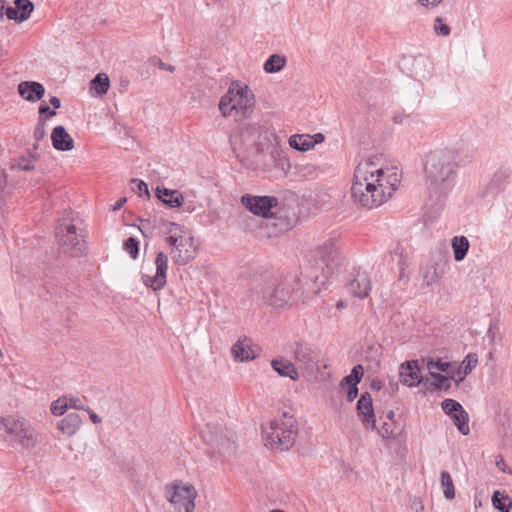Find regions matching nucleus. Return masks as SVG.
Instances as JSON below:
<instances>
[{"instance_id": "nucleus-41", "label": "nucleus", "mask_w": 512, "mask_h": 512, "mask_svg": "<svg viewBox=\"0 0 512 512\" xmlns=\"http://www.w3.org/2000/svg\"><path fill=\"white\" fill-rule=\"evenodd\" d=\"M432 378L434 379L433 385L436 390H448L451 387L448 374H440Z\"/></svg>"}, {"instance_id": "nucleus-22", "label": "nucleus", "mask_w": 512, "mask_h": 512, "mask_svg": "<svg viewBox=\"0 0 512 512\" xmlns=\"http://www.w3.org/2000/svg\"><path fill=\"white\" fill-rule=\"evenodd\" d=\"M53 147L59 151H70L74 147L72 137L66 132L63 126H56L51 133Z\"/></svg>"}, {"instance_id": "nucleus-54", "label": "nucleus", "mask_w": 512, "mask_h": 512, "mask_svg": "<svg viewBox=\"0 0 512 512\" xmlns=\"http://www.w3.org/2000/svg\"><path fill=\"white\" fill-rule=\"evenodd\" d=\"M126 198H120L112 207L114 211L119 210L123 207V205L126 203Z\"/></svg>"}, {"instance_id": "nucleus-7", "label": "nucleus", "mask_w": 512, "mask_h": 512, "mask_svg": "<svg viewBox=\"0 0 512 512\" xmlns=\"http://www.w3.org/2000/svg\"><path fill=\"white\" fill-rule=\"evenodd\" d=\"M167 243L173 261L179 265L187 264L196 255L194 238L176 223L169 224Z\"/></svg>"}, {"instance_id": "nucleus-18", "label": "nucleus", "mask_w": 512, "mask_h": 512, "mask_svg": "<svg viewBox=\"0 0 512 512\" xmlns=\"http://www.w3.org/2000/svg\"><path fill=\"white\" fill-rule=\"evenodd\" d=\"M394 417L395 413L392 410L380 416L381 424L379 426L376 425L374 430H377L382 439H394L399 434L398 425Z\"/></svg>"}, {"instance_id": "nucleus-37", "label": "nucleus", "mask_w": 512, "mask_h": 512, "mask_svg": "<svg viewBox=\"0 0 512 512\" xmlns=\"http://www.w3.org/2000/svg\"><path fill=\"white\" fill-rule=\"evenodd\" d=\"M423 282L426 286L435 284L440 279V274L437 268L433 265L426 267L423 270Z\"/></svg>"}, {"instance_id": "nucleus-38", "label": "nucleus", "mask_w": 512, "mask_h": 512, "mask_svg": "<svg viewBox=\"0 0 512 512\" xmlns=\"http://www.w3.org/2000/svg\"><path fill=\"white\" fill-rule=\"evenodd\" d=\"M363 376V368L361 365H356L353 367L351 373L346 376L343 381L346 382L347 385H357Z\"/></svg>"}, {"instance_id": "nucleus-8", "label": "nucleus", "mask_w": 512, "mask_h": 512, "mask_svg": "<svg viewBox=\"0 0 512 512\" xmlns=\"http://www.w3.org/2000/svg\"><path fill=\"white\" fill-rule=\"evenodd\" d=\"M197 497L196 488L192 484L180 480L166 485L164 489V498L173 512H194Z\"/></svg>"}, {"instance_id": "nucleus-43", "label": "nucleus", "mask_w": 512, "mask_h": 512, "mask_svg": "<svg viewBox=\"0 0 512 512\" xmlns=\"http://www.w3.org/2000/svg\"><path fill=\"white\" fill-rule=\"evenodd\" d=\"M433 28L437 35L448 36L450 34V27L439 17L435 19Z\"/></svg>"}, {"instance_id": "nucleus-14", "label": "nucleus", "mask_w": 512, "mask_h": 512, "mask_svg": "<svg viewBox=\"0 0 512 512\" xmlns=\"http://www.w3.org/2000/svg\"><path fill=\"white\" fill-rule=\"evenodd\" d=\"M156 273L154 276L143 275L142 280L145 286L154 291L162 289L166 284V273L168 268V257L163 252H158L155 259Z\"/></svg>"}, {"instance_id": "nucleus-17", "label": "nucleus", "mask_w": 512, "mask_h": 512, "mask_svg": "<svg viewBox=\"0 0 512 512\" xmlns=\"http://www.w3.org/2000/svg\"><path fill=\"white\" fill-rule=\"evenodd\" d=\"M400 381L408 387H416L422 381L421 370L418 366V361L411 360L401 364Z\"/></svg>"}, {"instance_id": "nucleus-16", "label": "nucleus", "mask_w": 512, "mask_h": 512, "mask_svg": "<svg viewBox=\"0 0 512 512\" xmlns=\"http://www.w3.org/2000/svg\"><path fill=\"white\" fill-rule=\"evenodd\" d=\"M14 5L15 7H6L5 16L18 23L28 20L34 11V4L30 0H15Z\"/></svg>"}, {"instance_id": "nucleus-11", "label": "nucleus", "mask_w": 512, "mask_h": 512, "mask_svg": "<svg viewBox=\"0 0 512 512\" xmlns=\"http://www.w3.org/2000/svg\"><path fill=\"white\" fill-rule=\"evenodd\" d=\"M296 365L307 376H313L319 370V354L309 345L295 342L291 347Z\"/></svg>"}, {"instance_id": "nucleus-5", "label": "nucleus", "mask_w": 512, "mask_h": 512, "mask_svg": "<svg viewBox=\"0 0 512 512\" xmlns=\"http://www.w3.org/2000/svg\"><path fill=\"white\" fill-rule=\"evenodd\" d=\"M297 432V421L287 412L262 426L265 445L271 449L288 450L294 444Z\"/></svg>"}, {"instance_id": "nucleus-9", "label": "nucleus", "mask_w": 512, "mask_h": 512, "mask_svg": "<svg viewBox=\"0 0 512 512\" xmlns=\"http://www.w3.org/2000/svg\"><path fill=\"white\" fill-rule=\"evenodd\" d=\"M316 253L317 262L313 271L306 272L305 277L313 283L314 286L321 288L332 274L331 263L335 261L338 252L336 242L333 239H329L320 246Z\"/></svg>"}, {"instance_id": "nucleus-4", "label": "nucleus", "mask_w": 512, "mask_h": 512, "mask_svg": "<svg viewBox=\"0 0 512 512\" xmlns=\"http://www.w3.org/2000/svg\"><path fill=\"white\" fill-rule=\"evenodd\" d=\"M459 153L453 148H438L425 158V178L430 189L442 192L453 178L458 166Z\"/></svg>"}, {"instance_id": "nucleus-15", "label": "nucleus", "mask_w": 512, "mask_h": 512, "mask_svg": "<svg viewBox=\"0 0 512 512\" xmlns=\"http://www.w3.org/2000/svg\"><path fill=\"white\" fill-rule=\"evenodd\" d=\"M357 413L365 429L376 428V417L373 410L371 395L363 393L357 402Z\"/></svg>"}, {"instance_id": "nucleus-39", "label": "nucleus", "mask_w": 512, "mask_h": 512, "mask_svg": "<svg viewBox=\"0 0 512 512\" xmlns=\"http://www.w3.org/2000/svg\"><path fill=\"white\" fill-rule=\"evenodd\" d=\"M68 409L67 401L65 397H61L51 404V413L55 416L63 415Z\"/></svg>"}, {"instance_id": "nucleus-56", "label": "nucleus", "mask_w": 512, "mask_h": 512, "mask_svg": "<svg viewBox=\"0 0 512 512\" xmlns=\"http://www.w3.org/2000/svg\"><path fill=\"white\" fill-rule=\"evenodd\" d=\"M311 137H312L311 141H315V145L317 143H322L324 141V136L321 133H316L314 135H311Z\"/></svg>"}, {"instance_id": "nucleus-3", "label": "nucleus", "mask_w": 512, "mask_h": 512, "mask_svg": "<svg viewBox=\"0 0 512 512\" xmlns=\"http://www.w3.org/2000/svg\"><path fill=\"white\" fill-rule=\"evenodd\" d=\"M273 141L277 136L259 124H246L230 137L233 152L241 162H257Z\"/></svg>"}, {"instance_id": "nucleus-12", "label": "nucleus", "mask_w": 512, "mask_h": 512, "mask_svg": "<svg viewBox=\"0 0 512 512\" xmlns=\"http://www.w3.org/2000/svg\"><path fill=\"white\" fill-rule=\"evenodd\" d=\"M241 203L253 214L269 218L273 215L271 209L276 207L278 200L273 196H253L246 194L242 196Z\"/></svg>"}, {"instance_id": "nucleus-29", "label": "nucleus", "mask_w": 512, "mask_h": 512, "mask_svg": "<svg viewBox=\"0 0 512 512\" xmlns=\"http://www.w3.org/2000/svg\"><path fill=\"white\" fill-rule=\"evenodd\" d=\"M451 247L453 250L454 259L456 261H462L467 255L470 243L468 238L465 236H455L451 240Z\"/></svg>"}, {"instance_id": "nucleus-28", "label": "nucleus", "mask_w": 512, "mask_h": 512, "mask_svg": "<svg viewBox=\"0 0 512 512\" xmlns=\"http://www.w3.org/2000/svg\"><path fill=\"white\" fill-rule=\"evenodd\" d=\"M426 364V369L431 377H436L442 373L447 374L450 370L452 363L443 361L440 358L426 357L422 359Z\"/></svg>"}, {"instance_id": "nucleus-19", "label": "nucleus", "mask_w": 512, "mask_h": 512, "mask_svg": "<svg viewBox=\"0 0 512 512\" xmlns=\"http://www.w3.org/2000/svg\"><path fill=\"white\" fill-rule=\"evenodd\" d=\"M18 93L29 102L40 100L44 94V86L35 81H23L18 85Z\"/></svg>"}, {"instance_id": "nucleus-13", "label": "nucleus", "mask_w": 512, "mask_h": 512, "mask_svg": "<svg viewBox=\"0 0 512 512\" xmlns=\"http://www.w3.org/2000/svg\"><path fill=\"white\" fill-rule=\"evenodd\" d=\"M441 407L442 410L451 418L458 431L462 435H468L470 432L469 416L462 405L453 399H445L442 402Z\"/></svg>"}, {"instance_id": "nucleus-52", "label": "nucleus", "mask_w": 512, "mask_h": 512, "mask_svg": "<svg viewBox=\"0 0 512 512\" xmlns=\"http://www.w3.org/2000/svg\"><path fill=\"white\" fill-rule=\"evenodd\" d=\"M85 411H87L89 413V418L92 421V423H94V424L101 423V421H102L101 417L99 415H97L96 413H94L93 411H91L89 407H86Z\"/></svg>"}, {"instance_id": "nucleus-23", "label": "nucleus", "mask_w": 512, "mask_h": 512, "mask_svg": "<svg viewBox=\"0 0 512 512\" xmlns=\"http://www.w3.org/2000/svg\"><path fill=\"white\" fill-rule=\"evenodd\" d=\"M273 369L282 377H288L293 381L299 379V373L295 365L284 358H276L271 361Z\"/></svg>"}, {"instance_id": "nucleus-42", "label": "nucleus", "mask_w": 512, "mask_h": 512, "mask_svg": "<svg viewBox=\"0 0 512 512\" xmlns=\"http://www.w3.org/2000/svg\"><path fill=\"white\" fill-rule=\"evenodd\" d=\"M124 250L133 258L136 259L138 256L139 248L138 241L130 237L124 243Z\"/></svg>"}, {"instance_id": "nucleus-21", "label": "nucleus", "mask_w": 512, "mask_h": 512, "mask_svg": "<svg viewBox=\"0 0 512 512\" xmlns=\"http://www.w3.org/2000/svg\"><path fill=\"white\" fill-rule=\"evenodd\" d=\"M258 351L255 350L251 344V341L247 338L238 340L232 346V355L237 361H250L256 358Z\"/></svg>"}, {"instance_id": "nucleus-25", "label": "nucleus", "mask_w": 512, "mask_h": 512, "mask_svg": "<svg viewBox=\"0 0 512 512\" xmlns=\"http://www.w3.org/2000/svg\"><path fill=\"white\" fill-rule=\"evenodd\" d=\"M29 425L30 424L24 419L0 417V426L4 427L8 434L16 437L17 439L23 434Z\"/></svg>"}, {"instance_id": "nucleus-45", "label": "nucleus", "mask_w": 512, "mask_h": 512, "mask_svg": "<svg viewBox=\"0 0 512 512\" xmlns=\"http://www.w3.org/2000/svg\"><path fill=\"white\" fill-rule=\"evenodd\" d=\"M16 166L23 171H31L35 168L33 160L24 157L17 160Z\"/></svg>"}, {"instance_id": "nucleus-50", "label": "nucleus", "mask_w": 512, "mask_h": 512, "mask_svg": "<svg viewBox=\"0 0 512 512\" xmlns=\"http://www.w3.org/2000/svg\"><path fill=\"white\" fill-rule=\"evenodd\" d=\"M496 466L502 472H508L509 474L512 473V471L508 468V466L502 456H498L496 458Z\"/></svg>"}, {"instance_id": "nucleus-32", "label": "nucleus", "mask_w": 512, "mask_h": 512, "mask_svg": "<svg viewBox=\"0 0 512 512\" xmlns=\"http://www.w3.org/2000/svg\"><path fill=\"white\" fill-rule=\"evenodd\" d=\"M286 64L284 56L273 54L271 55L264 64V70L267 73L279 72Z\"/></svg>"}, {"instance_id": "nucleus-31", "label": "nucleus", "mask_w": 512, "mask_h": 512, "mask_svg": "<svg viewBox=\"0 0 512 512\" xmlns=\"http://www.w3.org/2000/svg\"><path fill=\"white\" fill-rule=\"evenodd\" d=\"M492 504L501 512H509L512 507V500L508 495L495 491L492 495Z\"/></svg>"}, {"instance_id": "nucleus-36", "label": "nucleus", "mask_w": 512, "mask_h": 512, "mask_svg": "<svg viewBox=\"0 0 512 512\" xmlns=\"http://www.w3.org/2000/svg\"><path fill=\"white\" fill-rule=\"evenodd\" d=\"M19 443L24 448H33L37 444V435L34 429L29 425L23 434L18 438Z\"/></svg>"}, {"instance_id": "nucleus-44", "label": "nucleus", "mask_w": 512, "mask_h": 512, "mask_svg": "<svg viewBox=\"0 0 512 512\" xmlns=\"http://www.w3.org/2000/svg\"><path fill=\"white\" fill-rule=\"evenodd\" d=\"M66 401H67V405H68V408H73V409H78V410H85L86 409V406L82 403V401L80 400L79 397H76V396H64Z\"/></svg>"}, {"instance_id": "nucleus-47", "label": "nucleus", "mask_w": 512, "mask_h": 512, "mask_svg": "<svg viewBox=\"0 0 512 512\" xmlns=\"http://www.w3.org/2000/svg\"><path fill=\"white\" fill-rule=\"evenodd\" d=\"M450 381H455V385H457V380L460 379V376L463 375V370L460 369V367H456L453 363L450 367L449 372L447 373Z\"/></svg>"}, {"instance_id": "nucleus-53", "label": "nucleus", "mask_w": 512, "mask_h": 512, "mask_svg": "<svg viewBox=\"0 0 512 512\" xmlns=\"http://www.w3.org/2000/svg\"><path fill=\"white\" fill-rule=\"evenodd\" d=\"M157 65L160 69L167 70L169 72H173L175 69L174 66L165 64L161 59H157Z\"/></svg>"}, {"instance_id": "nucleus-34", "label": "nucleus", "mask_w": 512, "mask_h": 512, "mask_svg": "<svg viewBox=\"0 0 512 512\" xmlns=\"http://www.w3.org/2000/svg\"><path fill=\"white\" fill-rule=\"evenodd\" d=\"M478 363V358H477V355L474 354V353H469L465 358L464 360L461 362L460 364V369L463 370V375L460 376V379L457 380V385L460 384V382H462L465 377L471 373V371L476 367Z\"/></svg>"}, {"instance_id": "nucleus-55", "label": "nucleus", "mask_w": 512, "mask_h": 512, "mask_svg": "<svg viewBox=\"0 0 512 512\" xmlns=\"http://www.w3.org/2000/svg\"><path fill=\"white\" fill-rule=\"evenodd\" d=\"M50 104L55 108V109H58L60 108L61 106V102H60V99L56 96H52L50 98Z\"/></svg>"}, {"instance_id": "nucleus-1", "label": "nucleus", "mask_w": 512, "mask_h": 512, "mask_svg": "<svg viewBox=\"0 0 512 512\" xmlns=\"http://www.w3.org/2000/svg\"><path fill=\"white\" fill-rule=\"evenodd\" d=\"M381 156L363 159L354 171L351 198L363 208H377L398 188L401 172L397 167L384 166Z\"/></svg>"}, {"instance_id": "nucleus-30", "label": "nucleus", "mask_w": 512, "mask_h": 512, "mask_svg": "<svg viewBox=\"0 0 512 512\" xmlns=\"http://www.w3.org/2000/svg\"><path fill=\"white\" fill-rule=\"evenodd\" d=\"M312 137L309 134H295L290 136L289 145L298 151H308L315 146V141H311Z\"/></svg>"}, {"instance_id": "nucleus-26", "label": "nucleus", "mask_w": 512, "mask_h": 512, "mask_svg": "<svg viewBox=\"0 0 512 512\" xmlns=\"http://www.w3.org/2000/svg\"><path fill=\"white\" fill-rule=\"evenodd\" d=\"M156 195L163 203L172 208L180 207L184 201L183 195L178 190L157 187Z\"/></svg>"}, {"instance_id": "nucleus-51", "label": "nucleus", "mask_w": 512, "mask_h": 512, "mask_svg": "<svg viewBox=\"0 0 512 512\" xmlns=\"http://www.w3.org/2000/svg\"><path fill=\"white\" fill-rule=\"evenodd\" d=\"M349 386V389H348V393H347V400L349 402L353 401L357 395H358V389H357V385H348Z\"/></svg>"}, {"instance_id": "nucleus-6", "label": "nucleus", "mask_w": 512, "mask_h": 512, "mask_svg": "<svg viewBox=\"0 0 512 512\" xmlns=\"http://www.w3.org/2000/svg\"><path fill=\"white\" fill-rule=\"evenodd\" d=\"M255 104V95L247 85L232 82L219 102V110L224 117L231 116L234 112L238 116L248 118L252 115Z\"/></svg>"}, {"instance_id": "nucleus-24", "label": "nucleus", "mask_w": 512, "mask_h": 512, "mask_svg": "<svg viewBox=\"0 0 512 512\" xmlns=\"http://www.w3.org/2000/svg\"><path fill=\"white\" fill-rule=\"evenodd\" d=\"M350 291L358 298L363 299L368 296L371 289L370 278L366 273H358L349 285Z\"/></svg>"}, {"instance_id": "nucleus-10", "label": "nucleus", "mask_w": 512, "mask_h": 512, "mask_svg": "<svg viewBox=\"0 0 512 512\" xmlns=\"http://www.w3.org/2000/svg\"><path fill=\"white\" fill-rule=\"evenodd\" d=\"M56 237L63 253L79 257L85 253L84 231L74 223L63 221L56 228Z\"/></svg>"}, {"instance_id": "nucleus-2", "label": "nucleus", "mask_w": 512, "mask_h": 512, "mask_svg": "<svg viewBox=\"0 0 512 512\" xmlns=\"http://www.w3.org/2000/svg\"><path fill=\"white\" fill-rule=\"evenodd\" d=\"M304 279L303 285L297 275H289L278 282L267 283L256 290L257 298L264 304L276 308L299 299L306 301L318 293L320 288L314 286L309 278L304 276Z\"/></svg>"}, {"instance_id": "nucleus-40", "label": "nucleus", "mask_w": 512, "mask_h": 512, "mask_svg": "<svg viewBox=\"0 0 512 512\" xmlns=\"http://www.w3.org/2000/svg\"><path fill=\"white\" fill-rule=\"evenodd\" d=\"M46 135V122L38 120V123L34 129L33 137L35 139L34 149H38V143Z\"/></svg>"}, {"instance_id": "nucleus-57", "label": "nucleus", "mask_w": 512, "mask_h": 512, "mask_svg": "<svg viewBox=\"0 0 512 512\" xmlns=\"http://www.w3.org/2000/svg\"><path fill=\"white\" fill-rule=\"evenodd\" d=\"M5 0H0V17H3V11L5 12Z\"/></svg>"}, {"instance_id": "nucleus-33", "label": "nucleus", "mask_w": 512, "mask_h": 512, "mask_svg": "<svg viewBox=\"0 0 512 512\" xmlns=\"http://www.w3.org/2000/svg\"><path fill=\"white\" fill-rule=\"evenodd\" d=\"M109 78L105 73H99L91 81V89L95 90L97 95L106 94L109 89Z\"/></svg>"}, {"instance_id": "nucleus-20", "label": "nucleus", "mask_w": 512, "mask_h": 512, "mask_svg": "<svg viewBox=\"0 0 512 512\" xmlns=\"http://www.w3.org/2000/svg\"><path fill=\"white\" fill-rule=\"evenodd\" d=\"M203 438L217 447L223 454H229L235 450L233 435H227L224 431L217 432L214 435H203Z\"/></svg>"}, {"instance_id": "nucleus-48", "label": "nucleus", "mask_w": 512, "mask_h": 512, "mask_svg": "<svg viewBox=\"0 0 512 512\" xmlns=\"http://www.w3.org/2000/svg\"><path fill=\"white\" fill-rule=\"evenodd\" d=\"M56 115V112L54 110H51L46 105H41L39 107V120H43L46 122L47 118L53 117Z\"/></svg>"}, {"instance_id": "nucleus-35", "label": "nucleus", "mask_w": 512, "mask_h": 512, "mask_svg": "<svg viewBox=\"0 0 512 512\" xmlns=\"http://www.w3.org/2000/svg\"><path fill=\"white\" fill-rule=\"evenodd\" d=\"M440 482H441V487H442L445 498L448 500L454 499L455 498V488H454V484H453L451 475L448 472L443 471L441 473Z\"/></svg>"}, {"instance_id": "nucleus-27", "label": "nucleus", "mask_w": 512, "mask_h": 512, "mask_svg": "<svg viewBox=\"0 0 512 512\" xmlns=\"http://www.w3.org/2000/svg\"><path fill=\"white\" fill-rule=\"evenodd\" d=\"M82 419L77 413H69L58 423V429L65 435H74L81 427Z\"/></svg>"}, {"instance_id": "nucleus-58", "label": "nucleus", "mask_w": 512, "mask_h": 512, "mask_svg": "<svg viewBox=\"0 0 512 512\" xmlns=\"http://www.w3.org/2000/svg\"><path fill=\"white\" fill-rule=\"evenodd\" d=\"M372 387L380 388V386H379L376 382H373V383H372Z\"/></svg>"}, {"instance_id": "nucleus-46", "label": "nucleus", "mask_w": 512, "mask_h": 512, "mask_svg": "<svg viewBox=\"0 0 512 512\" xmlns=\"http://www.w3.org/2000/svg\"><path fill=\"white\" fill-rule=\"evenodd\" d=\"M132 183H136V186H137L136 192L140 197H143V196L150 197L148 186L144 181L133 179Z\"/></svg>"}, {"instance_id": "nucleus-49", "label": "nucleus", "mask_w": 512, "mask_h": 512, "mask_svg": "<svg viewBox=\"0 0 512 512\" xmlns=\"http://www.w3.org/2000/svg\"><path fill=\"white\" fill-rule=\"evenodd\" d=\"M444 0H418L421 6L426 9H434L439 6Z\"/></svg>"}]
</instances>
